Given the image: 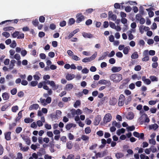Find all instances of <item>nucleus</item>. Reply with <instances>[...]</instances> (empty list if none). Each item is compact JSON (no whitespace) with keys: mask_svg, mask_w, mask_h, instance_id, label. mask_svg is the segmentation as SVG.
<instances>
[{"mask_svg":"<svg viewBox=\"0 0 159 159\" xmlns=\"http://www.w3.org/2000/svg\"><path fill=\"white\" fill-rule=\"evenodd\" d=\"M16 44L15 41L13 40L12 41V43L11 44L10 46L12 48H14L16 46Z\"/></svg>","mask_w":159,"mask_h":159,"instance_id":"63","label":"nucleus"},{"mask_svg":"<svg viewBox=\"0 0 159 159\" xmlns=\"http://www.w3.org/2000/svg\"><path fill=\"white\" fill-rule=\"evenodd\" d=\"M108 52H104L103 55H102L101 57L99 58L98 60H103L104 59V58L108 55Z\"/></svg>","mask_w":159,"mask_h":159,"instance_id":"29","label":"nucleus"},{"mask_svg":"<svg viewBox=\"0 0 159 159\" xmlns=\"http://www.w3.org/2000/svg\"><path fill=\"white\" fill-rule=\"evenodd\" d=\"M70 111L71 114L73 116H75V115H80L82 113V111L80 109H78L76 110L74 109H72L70 110Z\"/></svg>","mask_w":159,"mask_h":159,"instance_id":"7","label":"nucleus"},{"mask_svg":"<svg viewBox=\"0 0 159 159\" xmlns=\"http://www.w3.org/2000/svg\"><path fill=\"white\" fill-rule=\"evenodd\" d=\"M17 92V89L16 88H14L11 91V94L14 95L16 94Z\"/></svg>","mask_w":159,"mask_h":159,"instance_id":"64","label":"nucleus"},{"mask_svg":"<svg viewBox=\"0 0 159 159\" xmlns=\"http://www.w3.org/2000/svg\"><path fill=\"white\" fill-rule=\"evenodd\" d=\"M148 54V50H145L143 52V56L144 57H149Z\"/></svg>","mask_w":159,"mask_h":159,"instance_id":"40","label":"nucleus"},{"mask_svg":"<svg viewBox=\"0 0 159 159\" xmlns=\"http://www.w3.org/2000/svg\"><path fill=\"white\" fill-rule=\"evenodd\" d=\"M82 34L83 36L85 38H91L93 37V35L90 33L83 32Z\"/></svg>","mask_w":159,"mask_h":159,"instance_id":"16","label":"nucleus"},{"mask_svg":"<svg viewBox=\"0 0 159 159\" xmlns=\"http://www.w3.org/2000/svg\"><path fill=\"white\" fill-rule=\"evenodd\" d=\"M32 23L34 26H37L38 25L39 22L37 19H35L32 21Z\"/></svg>","mask_w":159,"mask_h":159,"instance_id":"42","label":"nucleus"},{"mask_svg":"<svg viewBox=\"0 0 159 159\" xmlns=\"http://www.w3.org/2000/svg\"><path fill=\"white\" fill-rule=\"evenodd\" d=\"M75 77V76L73 74H68L66 76V79L68 80H72Z\"/></svg>","mask_w":159,"mask_h":159,"instance_id":"18","label":"nucleus"},{"mask_svg":"<svg viewBox=\"0 0 159 159\" xmlns=\"http://www.w3.org/2000/svg\"><path fill=\"white\" fill-rule=\"evenodd\" d=\"M22 128L20 127H18L16 128V132L17 134L20 133L22 130Z\"/></svg>","mask_w":159,"mask_h":159,"instance_id":"48","label":"nucleus"},{"mask_svg":"<svg viewBox=\"0 0 159 159\" xmlns=\"http://www.w3.org/2000/svg\"><path fill=\"white\" fill-rule=\"evenodd\" d=\"M82 61L83 62H87L91 61L89 57H85L82 59Z\"/></svg>","mask_w":159,"mask_h":159,"instance_id":"60","label":"nucleus"},{"mask_svg":"<svg viewBox=\"0 0 159 159\" xmlns=\"http://www.w3.org/2000/svg\"><path fill=\"white\" fill-rule=\"evenodd\" d=\"M115 156L117 159H119L123 157L124 154L121 152H117Z\"/></svg>","mask_w":159,"mask_h":159,"instance_id":"27","label":"nucleus"},{"mask_svg":"<svg viewBox=\"0 0 159 159\" xmlns=\"http://www.w3.org/2000/svg\"><path fill=\"white\" fill-rule=\"evenodd\" d=\"M112 125L118 128H120L121 127L120 124L119 123H117L116 121H113L112 123Z\"/></svg>","mask_w":159,"mask_h":159,"instance_id":"35","label":"nucleus"},{"mask_svg":"<svg viewBox=\"0 0 159 159\" xmlns=\"http://www.w3.org/2000/svg\"><path fill=\"white\" fill-rule=\"evenodd\" d=\"M54 145L53 144H50V150L51 152H55V150L54 149Z\"/></svg>","mask_w":159,"mask_h":159,"instance_id":"55","label":"nucleus"},{"mask_svg":"<svg viewBox=\"0 0 159 159\" xmlns=\"http://www.w3.org/2000/svg\"><path fill=\"white\" fill-rule=\"evenodd\" d=\"M128 131H132L134 130L135 129V127L134 125L130 126L127 128Z\"/></svg>","mask_w":159,"mask_h":159,"instance_id":"54","label":"nucleus"},{"mask_svg":"<svg viewBox=\"0 0 159 159\" xmlns=\"http://www.w3.org/2000/svg\"><path fill=\"white\" fill-rule=\"evenodd\" d=\"M45 100H45V99H43L42 98H41L40 99V101L41 103L44 106H45L46 105H47L46 102L45 101Z\"/></svg>","mask_w":159,"mask_h":159,"instance_id":"39","label":"nucleus"},{"mask_svg":"<svg viewBox=\"0 0 159 159\" xmlns=\"http://www.w3.org/2000/svg\"><path fill=\"white\" fill-rule=\"evenodd\" d=\"M14 58L17 60H19L20 59V55L17 53L15 55Z\"/></svg>","mask_w":159,"mask_h":159,"instance_id":"57","label":"nucleus"},{"mask_svg":"<svg viewBox=\"0 0 159 159\" xmlns=\"http://www.w3.org/2000/svg\"><path fill=\"white\" fill-rule=\"evenodd\" d=\"M131 57L133 59L137 58L139 57V55L137 52H134L131 55Z\"/></svg>","mask_w":159,"mask_h":159,"instance_id":"23","label":"nucleus"},{"mask_svg":"<svg viewBox=\"0 0 159 159\" xmlns=\"http://www.w3.org/2000/svg\"><path fill=\"white\" fill-rule=\"evenodd\" d=\"M128 33H129V34H128V38L129 40H132L134 38V36L131 34V32L130 31H129L128 32Z\"/></svg>","mask_w":159,"mask_h":159,"instance_id":"41","label":"nucleus"},{"mask_svg":"<svg viewBox=\"0 0 159 159\" xmlns=\"http://www.w3.org/2000/svg\"><path fill=\"white\" fill-rule=\"evenodd\" d=\"M68 136L69 139L70 140H73L74 138V136L71 133H69L68 134Z\"/></svg>","mask_w":159,"mask_h":159,"instance_id":"51","label":"nucleus"},{"mask_svg":"<svg viewBox=\"0 0 159 159\" xmlns=\"http://www.w3.org/2000/svg\"><path fill=\"white\" fill-rule=\"evenodd\" d=\"M16 62V61L14 60H12L11 61L10 64L9 66L10 69H12L13 68L14 66H15V64Z\"/></svg>","mask_w":159,"mask_h":159,"instance_id":"22","label":"nucleus"},{"mask_svg":"<svg viewBox=\"0 0 159 159\" xmlns=\"http://www.w3.org/2000/svg\"><path fill=\"white\" fill-rule=\"evenodd\" d=\"M2 96L3 98V99L4 100H7L9 99V96L8 93L6 92L3 93L2 94Z\"/></svg>","mask_w":159,"mask_h":159,"instance_id":"17","label":"nucleus"},{"mask_svg":"<svg viewBox=\"0 0 159 159\" xmlns=\"http://www.w3.org/2000/svg\"><path fill=\"white\" fill-rule=\"evenodd\" d=\"M14 28L13 27L8 26L4 28L3 30L5 31H8L14 30Z\"/></svg>","mask_w":159,"mask_h":159,"instance_id":"34","label":"nucleus"},{"mask_svg":"<svg viewBox=\"0 0 159 159\" xmlns=\"http://www.w3.org/2000/svg\"><path fill=\"white\" fill-rule=\"evenodd\" d=\"M116 55L117 57L119 58H121L123 56L122 53L120 52H116Z\"/></svg>","mask_w":159,"mask_h":159,"instance_id":"58","label":"nucleus"},{"mask_svg":"<svg viewBox=\"0 0 159 159\" xmlns=\"http://www.w3.org/2000/svg\"><path fill=\"white\" fill-rule=\"evenodd\" d=\"M73 85L72 84H67L66 85L65 89L67 91H70L73 88Z\"/></svg>","mask_w":159,"mask_h":159,"instance_id":"12","label":"nucleus"},{"mask_svg":"<svg viewBox=\"0 0 159 159\" xmlns=\"http://www.w3.org/2000/svg\"><path fill=\"white\" fill-rule=\"evenodd\" d=\"M117 102V99L115 98H112L110 100L109 103L110 105H115Z\"/></svg>","mask_w":159,"mask_h":159,"instance_id":"13","label":"nucleus"},{"mask_svg":"<svg viewBox=\"0 0 159 159\" xmlns=\"http://www.w3.org/2000/svg\"><path fill=\"white\" fill-rule=\"evenodd\" d=\"M18 110V107L16 105L12 107L11 111L13 112H16Z\"/></svg>","mask_w":159,"mask_h":159,"instance_id":"38","label":"nucleus"},{"mask_svg":"<svg viewBox=\"0 0 159 159\" xmlns=\"http://www.w3.org/2000/svg\"><path fill=\"white\" fill-rule=\"evenodd\" d=\"M110 79L114 83H119L123 79L121 74L118 73L112 74L110 76Z\"/></svg>","mask_w":159,"mask_h":159,"instance_id":"1","label":"nucleus"},{"mask_svg":"<svg viewBox=\"0 0 159 159\" xmlns=\"http://www.w3.org/2000/svg\"><path fill=\"white\" fill-rule=\"evenodd\" d=\"M16 125V122L13 123L11 124H9V129L10 130H12L13 129Z\"/></svg>","mask_w":159,"mask_h":159,"instance_id":"30","label":"nucleus"},{"mask_svg":"<svg viewBox=\"0 0 159 159\" xmlns=\"http://www.w3.org/2000/svg\"><path fill=\"white\" fill-rule=\"evenodd\" d=\"M39 105L37 104H34L30 106L29 108L30 110H31L33 109L35 110L37 109L39 107Z\"/></svg>","mask_w":159,"mask_h":159,"instance_id":"20","label":"nucleus"},{"mask_svg":"<svg viewBox=\"0 0 159 159\" xmlns=\"http://www.w3.org/2000/svg\"><path fill=\"white\" fill-rule=\"evenodd\" d=\"M76 22L77 23H79L81 22L84 20L85 16L82 15V13L77 14L76 15Z\"/></svg>","mask_w":159,"mask_h":159,"instance_id":"3","label":"nucleus"},{"mask_svg":"<svg viewBox=\"0 0 159 159\" xmlns=\"http://www.w3.org/2000/svg\"><path fill=\"white\" fill-rule=\"evenodd\" d=\"M141 69V66L140 65H138L135 67L134 69L135 71H139Z\"/></svg>","mask_w":159,"mask_h":159,"instance_id":"61","label":"nucleus"},{"mask_svg":"<svg viewBox=\"0 0 159 159\" xmlns=\"http://www.w3.org/2000/svg\"><path fill=\"white\" fill-rule=\"evenodd\" d=\"M80 102L79 100H77L75 102L74 104V107L75 108H77L78 106L80 105Z\"/></svg>","mask_w":159,"mask_h":159,"instance_id":"43","label":"nucleus"},{"mask_svg":"<svg viewBox=\"0 0 159 159\" xmlns=\"http://www.w3.org/2000/svg\"><path fill=\"white\" fill-rule=\"evenodd\" d=\"M34 120L29 117H27L25 118L24 120V122L26 123H31Z\"/></svg>","mask_w":159,"mask_h":159,"instance_id":"25","label":"nucleus"},{"mask_svg":"<svg viewBox=\"0 0 159 159\" xmlns=\"http://www.w3.org/2000/svg\"><path fill=\"white\" fill-rule=\"evenodd\" d=\"M39 21L41 23H43L45 20V18L43 16H41L39 18Z\"/></svg>","mask_w":159,"mask_h":159,"instance_id":"50","label":"nucleus"},{"mask_svg":"<svg viewBox=\"0 0 159 159\" xmlns=\"http://www.w3.org/2000/svg\"><path fill=\"white\" fill-rule=\"evenodd\" d=\"M44 84H49L52 87V89L53 90H55L57 89L58 88V85H56L54 82L53 81H50L49 80H46V81H43Z\"/></svg>","mask_w":159,"mask_h":159,"instance_id":"2","label":"nucleus"},{"mask_svg":"<svg viewBox=\"0 0 159 159\" xmlns=\"http://www.w3.org/2000/svg\"><path fill=\"white\" fill-rule=\"evenodd\" d=\"M97 56V52H95L91 57H89L91 61L94 60Z\"/></svg>","mask_w":159,"mask_h":159,"instance_id":"33","label":"nucleus"},{"mask_svg":"<svg viewBox=\"0 0 159 159\" xmlns=\"http://www.w3.org/2000/svg\"><path fill=\"white\" fill-rule=\"evenodd\" d=\"M125 96L122 94L120 95L118 102V105L119 106L121 107L123 105L125 101Z\"/></svg>","mask_w":159,"mask_h":159,"instance_id":"4","label":"nucleus"},{"mask_svg":"<svg viewBox=\"0 0 159 159\" xmlns=\"http://www.w3.org/2000/svg\"><path fill=\"white\" fill-rule=\"evenodd\" d=\"M81 139L84 141H86L88 140L89 139V137L85 135H82L81 137Z\"/></svg>","mask_w":159,"mask_h":159,"instance_id":"46","label":"nucleus"},{"mask_svg":"<svg viewBox=\"0 0 159 159\" xmlns=\"http://www.w3.org/2000/svg\"><path fill=\"white\" fill-rule=\"evenodd\" d=\"M76 126V125L75 124L70 123L67 124L66 126V128L67 130H69L72 127H75Z\"/></svg>","mask_w":159,"mask_h":159,"instance_id":"10","label":"nucleus"},{"mask_svg":"<svg viewBox=\"0 0 159 159\" xmlns=\"http://www.w3.org/2000/svg\"><path fill=\"white\" fill-rule=\"evenodd\" d=\"M109 62L111 64H113L116 62V60L114 58H112L109 60Z\"/></svg>","mask_w":159,"mask_h":159,"instance_id":"56","label":"nucleus"},{"mask_svg":"<svg viewBox=\"0 0 159 159\" xmlns=\"http://www.w3.org/2000/svg\"><path fill=\"white\" fill-rule=\"evenodd\" d=\"M22 111H20L18 114V116L16 117L15 119V121L16 122L19 121L20 119L21 118L22 116Z\"/></svg>","mask_w":159,"mask_h":159,"instance_id":"21","label":"nucleus"},{"mask_svg":"<svg viewBox=\"0 0 159 159\" xmlns=\"http://www.w3.org/2000/svg\"><path fill=\"white\" fill-rule=\"evenodd\" d=\"M132 8L130 6H127L125 7V10L127 12H130Z\"/></svg>","mask_w":159,"mask_h":159,"instance_id":"53","label":"nucleus"},{"mask_svg":"<svg viewBox=\"0 0 159 159\" xmlns=\"http://www.w3.org/2000/svg\"><path fill=\"white\" fill-rule=\"evenodd\" d=\"M130 49L129 46L125 47L123 50V52L125 54H127L129 53V49Z\"/></svg>","mask_w":159,"mask_h":159,"instance_id":"24","label":"nucleus"},{"mask_svg":"<svg viewBox=\"0 0 159 159\" xmlns=\"http://www.w3.org/2000/svg\"><path fill=\"white\" fill-rule=\"evenodd\" d=\"M149 78L152 81H157L158 80V78L154 75L150 76Z\"/></svg>","mask_w":159,"mask_h":159,"instance_id":"32","label":"nucleus"},{"mask_svg":"<svg viewBox=\"0 0 159 159\" xmlns=\"http://www.w3.org/2000/svg\"><path fill=\"white\" fill-rule=\"evenodd\" d=\"M96 134L99 137H101L103 135V132L102 130H99L97 132Z\"/></svg>","mask_w":159,"mask_h":159,"instance_id":"52","label":"nucleus"},{"mask_svg":"<svg viewBox=\"0 0 159 159\" xmlns=\"http://www.w3.org/2000/svg\"><path fill=\"white\" fill-rule=\"evenodd\" d=\"M11 104L10 103L5 104L1 108V110L2 111H5L9 107H10Z\"/></svg>","mask_w":159,"mask_h":159,"instance_id":"11","label":"nucleus"},{"mask_svg":"<svg viewBox=\"0 0 159 159\" xmlns=\"http://www.w3.org/2000/svg\"><path fill=\"white\" fill-rule=\"evenodd\" d=\"M71 100V98L70 97H68V98L65 97L62 98V100L64 102H67L69 101H70Z\"/></svg>","mask_w":159,"mask_h":159,"instance_id":"37","label":"nucleus"},{"mask_svg":"<svg viewBox=\"0 0 159 159\" xmlns=\"http://www.w3.org/2000/svg\"><path fill=\"white\" fill-rule=\"evenodd\" d=\"M150 148V151H152V152L153 153H154L157 151V148L153 146H151Z\"/></svg>","mask_w":159,"mask_h":159,"instance_id":"45","label":"nucleus"},{"mask_svg":"<svg viewBox=\"0 0 159 159\" xmlns=\"http://www.w3.org/2000/svg\"><path fill=\"white\" fill-rule=\"evenodd\" d=\"M17 96L20 98L24 96V93L21 91L17 93Z\"/></svg>","mask_w":159,"mask_h":159,"instance_id":"62","label":"nucleus"},{"mask_svg":"<svg viewBox=\"0 0 159 159\" xmlns=\"http://www.w3.org/2000/svg\"><path fill=\"white\" fill-rule=\"evenodd\" d=\"M75 21V20L73 18H71L69 19L68 23L70 25L73 24Z\"/></svg>","mask_w":159,"mask_h":159,"instance_id":"36","label":"nucleus"},{"mask_svg":"<svg viewBox=\"0 0 159 159\" xmlns=\"http://www.w3.org/2000/svg\"><path fill=\"white\" fill-rule=\"evenodd\" d=\"M20 136L25 141L27 145H30V144L31 143L30 140L27 136H25L24 134H21Z\"/></svg>","mask_w":159,"mask_h":159,"instance_id":"8","label":"nucleus"},{"mask_svg":"<svg viewBox=\"0 0 159 159\" xmlns=\"http://www.w3.org/2000/svg\"><path fill=\"white\" fill-rule=\"evenodd\" d=\"M133 134L134 137L139 138V139L144 140V135L143 133H139L138 132L134 131Z\"/></svg>","mask_w":159,"mask_h":159,"instance_id":"5","label":"nucleus"},{"mask_svg":"<svg viewBox=\"0 0 159 159\" xmlns=\"http://www.w3.org/2000/svg\"><path fill=\"white\" fill-rule=\"evenodd\" d=\"M19 34V32L16 31L12 34V36L14 38H16L17 36H18Z\"/></svg>","mask_w":159,"mask_h":159,"instance_id":"44","label":"nucleus"},{"mask_svg":"<svg viewBox=\"0 0 159 159\" xmlns=\"http://www.w3.org/2000/svg\"><path fill=\"white\" fill-rule=\"evenodd\" d=\"M158 127V125L157 124H154L150 126V129H153L155 130Z\"/></svg>","mask_w":159,"mask_h":159,"instance_id":"31","label":"nucleus"},{"mask_svg":"<svg viewBox=\"0 0 159 159\" xmlns=\"http://www.w3.org/2000/svg\"><path fill=\"white\" fill-rule=\"evenodd\" d=\"M38 83V82L37 81H32L30 83L31 85L33 87H34L37 85Z\"/></svg>","mask_w":159,"mask_h":159,"instance_id":"59","label":"nucleus"},{"mask_svg":"<svg viewBox=\"0 0 159 159\" xmlns=\"http://www.w3.org/2000/svg\"><path fill=\"white\" fill-rule=\"evenodd\" d=\"M100 120V119L99 117H96L94 122V125H98L99 124Z\"/></svg>","mask_w":159,"mask_h":159,"instance_id":"28","label":"nucleus"},{"mask_svg":"<svg viewBox=\"0 0 159 159\" xmlns=\"http://www.w3.org/2000/svg\"><path fill=\"white\" fill-rule=\"evenodd\" d=\"M134 116V115L133 112H129L128 113V115L126 116L127 119L132 120V119Z\"/></svg>","mask_w":159,"mask_h":159,"instance_id":"19","label":"nucleus"},{"mask_svg":"<svg viewBox=\"0 0 159 159\" xmlns=\"http://www.w3.org/2000/svg\"><path fill=\"white\" fill-rule=\"evenodd\" d=\"M11 132L10 131L8 132L5 133V139L7 140H10L11 139Z\"/></svg>","mask_w":159,"mask_h":159,"instance_id":"14","label":"nucleus"},{"mask_svg":"<svg viewBox=\"0 0 159 159\" xmlns=\"http://www.w3.org/2000/svg\"><path fill=\"white\" fill-rule=\"evenodd\" d=\"M91 132V130L90 128V127H88L86 128L85 129V132L86 134H88L90 133Z\"/></svg>","mask_w":159,"mask_h":159,"instance_id":"47","label":"nucleus"},{"mask_svg":"<svg viewBox=\"0 0 159 159\" xmlns=\"http://www.w3.org/2000/svg\"><path fill=\"white\" fill-rule=\"evenodd\" d=\"M111 116L110 113H108L106 114L103 119L104 123L106 124L107 122H109L111 120Z\"/></svg>","mask_w":159,"mask_h":159,"instance_id":"6","label":"nucleus"},{"mask_svg":"<svg viewBox=\"0 0 159 159\" xmlns=\"http://www.w3.org/2000/svg\"><path fill=\"white\" fill-rule=\"evenodd\" d=\"M2 35L4 37L6 38H8L10 36V34L8 32H4L2 33Z\"/></svg>","mask_w":159,"mask_h":159,"instance_id":"49","label":"nucleus"},{"mask_svg":"<svg viewBox=\"0 0 159 159\" xmlns=\"http://www.w3.org/2000/svg\"><path fill=\"white\" fill-rule=\"evenodd\" d=\"M121 69V68L120 67L114 66L112 67L111 70L113 72H117L120 71Z\"/></svg>","mask_w":159,"mask_h":159,"instance_id":"15","label":"nucleus"},{"mask_svg":"<svg viewBox=\"0 0 159 159\" xmlns=\"http://www.w3.org/2000/svg\"><path fill=\"white\" fill-rule=\"evenodd\" d=\"M108 17L111 18V20L114 21L116 19L117 16L116 15L112 14V11H110L108 13Z\"/></svg>","mask_w":159,"mask_h":159,"instance_id":"9","label":"nucleus"},{"mask_svg":"<svg viewBox=\"0 0 159 159\" xmlns=\"http://www.w3.org/2000/svg\"><path fill=\"white\" fill-rule=\"evenodd\" d=\"M73 147V144L71 141H69L66 143V147L69 149H71Z\"/></svg>","mask_w":159,"mask_h":159,"instance_id":"26","label":"nucleus"}]
</instances>
